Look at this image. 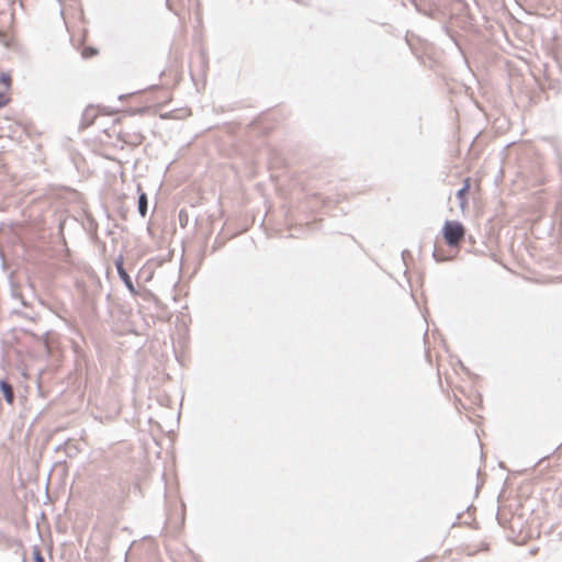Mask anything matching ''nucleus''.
I'll return each mask as SVG.
<instances>
[{
    "label": "nucleus",
    "mask_w": 562,
    "mask_h": 562,
    "mask_svg": "<svg viewBox=\"0 0 562 562\" xmlns=\"http://www.w3.org/2000/svg\"><path fill=\"white\" fill-rule=\"evenodd\" d=\"M464 226L457 221H447L442 227L443 239L450 247H456L463 239Z\"/></svg>",
    "instance_id": "nucleus-1"
},
{
    "label": "nucleus",
    "mask_w": 562,
    "mask_h": 562,
    "mask_svg": "<svg viewBox=\"0 0 562 562\" xmlns=\"http://www.w3.org/2000/svg\"><path fill=\"white\" fill-rule=\"evenodd\" d=\"M115 268H116V271H117V274H119L120 279L124 282V284L127 288V290L133 295H136L137 291H136V289H135V286L133 284V281H132L130 274L127 273V271L124 268L123 258L122 257H119L115 260Z\"/></svg>",
    "instance_id": "nucleus-2"
},
{
    "label": "nucleus",
    "mask_w": 562,
    "mask_h": 562,
    "mask_svg": "<svg viewBox=\"0 0 562 562\" xmlns=\"http://www.w3.org/2000/svg\"><path fill=\"white\" fill-rule=\"evenodd\" d=\"M0 391L3 395L4 401L12 405L14 403V391L13 386L7 380H0Z\"/></svg>",
    "instance_id": "nucleus-3"
},
{
    "label": "nucleus",
    "mask_w": 562,
    "mask_h": 562,
    "mask_svg": "<svg viewBox=\"0 0 562 562\" xmlns=\"http://www.w3.org/2000/svg\"><path fill=\"white\" fill-rule=\"evenodd\" d=\"M138 191H139V194H138V201H137V209H138V213L142 217H145L146 214H147V210H148V199H147V194L145 192H143L140 190V187L138 186Z\"/></svg>",
    "instance_id": "nucleus-4"
},
{
    "label": "nucleus",
    "mask_w": 562,
    "mask_h": 562,
    "mask_svg": "<svg viewBox=\"0 0 562 562\" xmlns=\"http://www.w3.org/2000/svg\"><path fill=\"white\" fill-rule=\"evenodd\" d=\"M94 113H93V109H86L83 114H82V124L88 126L90 124H92V121L94 119Z\"/></svg>",
    "instance_id": "nucleus-5"
},
{
    "label": "nucleus",
    "mask_w": 562,
    "mask_h": 562,
    "mask_svg": "<svg viewBox=\"0 0 562 562\" xmlns=\"http://www.w3.org/2000/svg\"><path fill=\"white\" fill-rule=\"evenodd\" d=\"M33 561L34 562H45V559L37 546L33 547Z\"/></svg>",
    "instance_id": "nucleus-6"
},
{
    "label": "nucleus",
    "mask_w": 562,
    "mask_h": 562,
    "mask_svg": "<svg viewBox=\"0 0 562 562\" xmlns=\"http://www.w3.org/2000/svg\"><path fill=\"white\" fill-rule=\"evenodd\" d=\"M179 222L182 227H184L188 223V214L184 210H180L179 212Z\"/></svg>",
    "instance_id": "nucleus-7"
},
{
    "label": "nucleus",
    "mask_w": 562,
    "mask_h": 562,
    "mask_svg": "<svg viewBox=\"0 0 562 562\" xmlns=\"http://www.w3.org/2000/svg\"><path fill=\"white\" fill-rule=\"evenodd\" d=\"M469 189H470V184L467 180L465 183L463 184V187L461 189H459V191L457 192V196L461 200L463 198V195L469 191Z\"/></svg>",
    "instance_id": "nucleus-8"
},
{
    "label": "nucleus",
    "mask_w": 562,
    "mask_h": 562,
    "mask_svg": "<svg viewBox=\"0 0 562 562\" xmlns=\"http://www.w3.org/2000/svg\"><path fill=\"white\" fill-rule=\"evenodd\" d=\"M0 83L5 85L7 88L10 87L11 83V77L9 74H1L0 75Z\"/></svg>",
    "instance_id": "nucleus-9"
},
{
    "label": "nucleus",
    "mask_w": 562,
    "mask_h": 562,
    "mask_svg": "<svg viewBox=\"0 0 562 562\" xmlns=\"http://www.w3.org/2000/svg\"><path fill=\"white\" fill-rule=\"evenodd\" d=\"M9 102V98L4 93H0V109L5 106Z\"/></svg>",
    "instance_id": "nucleus-10"
},
{
    "label": "nucleus",
    "mask_w": 562,
    "mask_h": 562,
    "mask_svg": "<svg viewBox=\"0 0 562 562\" xmlns=\"http://www.w3.org/2000/svg\"><path fill=\"white\" fill-rule=\"evenodd\" d=\"M94 54H97V49H95V48H92V47L86 48V49L83 50V56H85V57H89V56H92V55H94Z\"/></svg>",
    "instance_id": "nucleus-11"
},
{
    "label": "nucleus",
    "mask_w": 562,
    "mask_h": 562,
    "mask_svg": "<svg viewBox=\"0 0 562 562\" xmlns=\"http://www.w3.org/2000/svg\"><path fill=\"white\" fill-rule=\"evenodd\" d=\"M432 256H434V258L436 259V261H442V260H443L442 258H439V257L437 256V252H436V251H434V252H432Z\"/></svg>",
    "instance_id": "nucleus-12"
}]
</instances>
